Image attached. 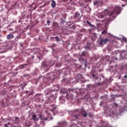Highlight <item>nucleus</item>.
I'll return each instance as SVG.
<instances>
[{"label": "nucleus", "mask_w": 127, "mask_h": 127, "mask_svg": "<svg viewBox=\"0 0 127 127\" xmlns=\"http://www.w3.org/2000/svg\"><path fill=\"white\" fill-rule=\"evenodd\" d=\"M74 18H75V19L76 20V22L79 21V20H80V13H78V12H76L74 16H73Z\"/></svg>", "instance_id": "obj_8"}, {"label": "nucleus", "mask_w": 127, "mask_h": 127, "mask_svg": "<svg viewBox=\"0 0 127 127\" xmlns=\"http://www.w3.org/2000/svg\"><path fill=\"white\" fill-rule=\"evenodd\" d=\"M58 113V112L57 111V113Z\"/></svg>", "instance_id": "obj_45"}, {"label": "nucleus", "mask_w": 127, "mask_h": 127, "mask_svg": "<svg viewBox=\"0 0 127 127\" xmlns=\"http://www.w3.org/2000/svg\"><path fill=\"white\" fill-rule=\"evenodd\" d=\"M39 78V79H40L41 78H42V75H40Z\"/></svg>", "instance_id": "obj_36"}, {"label": "nucleus", "mask_w": 127, "mask_h": 127, "mask_svg": "<svg viewBox=\"0 0 127 127\" xmlns=\"http://www.w3.org/2000/svg\"><path fill=\"white\" fill-rule=\"evenodd\" d=\"M66 98L67 99H68V95H66Z\"/></svg>", "instance_id": "obj_41"}, {"label": "nucleus", "mask_w": 127, "mask_h": 127, "mask_svg": "<svg viewBox=\"0 0 127 127\" xmlns=\"http://www.w3.org/2000/svg\"><path fill=\"white\" fill-rule=\"evenodd\" d=\"M115 60H118V58H115Z\"/></svg>", "instance_id": "obj_42"}, {"label": "nucleus", "mask_w": 127, "mask_h": 127, "mask_svg": "<svg viewBox=\"0 0 127 127\" xmlns=\"http://www.w3.org/2000/svg\"><path fill=\"white\" fill-rule=\"evenodd\" d=\"M97 85H98V86H100V85H101V83H98L97 84Z\"/></svg>", "instance_id": "obj_37"}, {"label": "nucleus", "mask_w": 127, "mask_h": 127, "mask_svg": "<svg viewBox=\"0 0 127 127\" xmlns=\"http://www.w3.org/2000/svg\"><path fill=\"white\" fill-rule=\"evenodd\" d=\"M49 75L50 76V79H51V80H54V77H55V76H56V75L53 73H49Z\"/></svg>", "instance_id": "obj_11"}, {"label": "nucleus", "mask_w": 127, "mask_h": 127, "mask_svg": "<svg viewBox=\"0 0 127 127\" xmlns=\"http://www.w3.org/2000/svg\"><path fill=\"white\" fill-rule=\"evenodd\" d=\"M57 67H61V64H56Z\"/></svg>", "instance_id": "obj_25"}, {"label": "nucleus", "mask_w": 127, "mask_h": 127, "mask_svg": "<svg viewBox=\"0 0 127 127\" xmlns=\"http://www.w3.org/2000/svg\"><path fill=\"white\" fill-rule=\"evenodd\" d=\"M57 75H58V76H60V74H58V73H57Z\"/></svg>", "instance_id": "obj_43"}, {"label": "nucleus", "mask_w": 127, "mask_h": 127, "mask_svg": "<svg viewBox=\"0 0 127 127\" xmlns=\"http://www.w3.org/2000/svg\"><path fill=\"white\" fill-rule=\"evenodd\" d=\"M87 7L88 8H89V9L90 10H91V8H89V7Z\"/></svg>", "instance_id": "obj_38"}, {"label": "nucleus", "mask_w": 127, "mask_h": 127, "mask_svg": "<svg viewBox=\"0 0 127 127\" xmlns=\"http://www.w3.org/2000/svg\"><path fill=\"white\" fill-rule=\"evenodd\" d=\"M56 46V45H55V44H53L51 46V47L52 48H54V47H55Z\"/></svg>", "instance_id": "obj_23"}, {"label": "nucleus", "mask_w": 127, "mask_h": 127, "mask_svg": "<svg viewBox=\"0 0 127 127\" xmlns=\"http://www.w3.org/2000/svg\"><path fill=\"white\" fill-rule=\"evenodd\" d=\"M55 39L56 40L57 42L59 43L60 41V39L58 36H56L55 37Z\"/></svg>", "instance_id": "obj_17"}, {"label": "nucleus", "mask_w": 127, "mask_h": 127, "mask_svg": "<svg viewBox=\"0 0 127 127\" xmlns=\"http://www.w3.org/2000/svg\"><path fill=\"white\" fill-rule=\"evenodd\" d=\"M85 2H89V1H91V0H85Z\"/></svg>", "instance_id": "obj_31"}, {"label": "nucleus", "mask_w": 127, "mask_h": 127, "mask_svg": "<svg viewBox=\"0 0 127 127\" xmlns=\"http://www.w3.org/2000/svg\"><path fill=\"white\" fill-rule=\"evenodd\" d=\"M54 64H55V62L54 61H50V62H47L46 61H44L42 62L41 64V67L43 68L44 67L46 68H49L51 67V66H53Z\"/></svg>", "instance_id": "obj_2"}, {"label": "nucleus", "mask_w": 127, "mask_h": 127, "mask_svg": "<svg viewBox=\"0 0 127 127\" xmlns=\"http://www.w3.org/2000/svg\"><path fill=\"white\" fill-rule=\"evenodd\" d=\"M20 45L21 47H22L23 46V45H22L21 43H20Z\"/></svg>", "instance_id": "obj_35"}, {"label": "nucleus", "mask_w": 127, "mask_h": 127, "mask_svg": "<svg viewBox=\"0 0 127 127\" xmlns=\"http://www.w3.org/2000/svg\"><path fill=\"white\" fill-rule=\"evenodd\" d=\"M32 60H33V59H34V56H32Z\"/></svg>", "instance_id": "obj_34"}, {"label": "nucleus", "mask_w": 127, "mask_h": 127, "mask_svg": "<svg viewBox=\"0 0 127 127\" xmlns=\"http://www.w3.org/2000/svg\"><path fill=\"white\" fill-rule=\"evenodd\" d=\"M56 58L57 59V60H58V57H56Z\"/></svg>", "instance_id": "obj_40"}, {"label": "nucleus", "mask_w": 127, "mask_h": 127, "mask_svg": "<svg viewBox=\"0 0 127 127\" xmlns=\"http://www.w3.org/2000/svg\"><path fill=\"white\" fill-rule=\"evenodd\" d=\"M53 112H54V115L55 116V108L53 109Z\"/></svg>", "instance_id": "obj_30"}, {"label": "nucleus", "mask_w": 127, "mask_h": 127, "mask_svg": "<svg viewBox=\"0 0 127 127\" xmlns=\"http://www.w3.org/2000/svg\"><path fill=\"white\" fill-rule=\"evenodd\" d=\"M74 118H75V119H78L79 117H80V115H73Z\"/></svg>", "instance_id": "obj_21"}, {"label": "nucleus", "mask_w": 127, "mask_h": 127, "mask_svg": "<svg viewBox=\"0 0 127 127\" xmlns=\"http://www.w3.org/2000/svg\"><path fill=\"white\" fill-rule=\"evenodd\" d=\"M15 120H18V118L17 117H15Z\"/></svg>", "instance_id": "obj_39"}, {"label": "nucleus", "mask_w": 127, "mask_h": 127, "mask_svg": "<svg viewBox=\"0 0 127 127\" xmlns=\"http://www.w3.org/2000/svg\"><path fill=\"white\" fill-rule=\"evenodd\" d=\"M92 76L93 77V78H94L95 77V74L94 73H92Z\"/></svg>", "instance_id": "obj_33"}, {"label": "nucleus", "mask_w": 127, "mask_h": 127, "mask_svg": "<svg viewBox=\"0 0 127 127\" xmlns=\"http://www.w3.org/2000/svg\"><path fill=\"white\" fill-rule=\"evenodd\" d=\"M39 118L40 119V120H41L42 121H47V118H43L42 117V115H39Z\"/></svg>", "instance_id": "obj_14"}, {"label": "nucleus", "mask_w": 127, "mask_h": 127, "mask_svg": "<svg viewBox=\"0 0 127 127\" xmlns=\"http://www.w3.org/2000/svg\"><path fill=\"white\" fill-rule=\"evenodd\" d=\"M123 41H125V42H127V39L126 38H123Z\"/></svg>", "instance_id": "obj_24"}, {"label": "nucleus", "mask_w": 127, "mask_h": 127, "mask_svg": "<svg viewBox=\"0 0 127 127\" xmlns=\"http://www.w3.org/2000/svg\"><path fill=\"white\" fill-rule=\"evenodd\" d=\"M103 3L102 0H95L94 1V4L97 6H101V4Z\"/></svg>", "instance_id": "obj_6"}, {"label": "nucleus", "mask_w": 127, "mask_h": 127, "mask_svg": "<svg viewBox=\"0 0 127 127\" xmlns=\"http://www.w3.org/2000/svg\"><path fill=\"white\" fill-rule=\"evenodd\" d=\"M27 62L28 64L20 65L18 67V69H23V68H25L29 64H32L33 62L31 61V59H30L27 60Z\"/></svg>", "instance_id": "obj_4"}, {"label": "nucleus", "mask_w": 127, "mask_h": 127, "mask_svg": "<svg viewBox=\"0 0 127 127\" xmlns=\"http://www.w3.org/2000/svg\"><path fill=\"white\" fill-rule=\"evenodd\" d=\"M49 94H51V90H48L46 95L47 96L48 95H49Z\"/></svg>", "instance_id": "obj_19"}, {"label": "nucleus", "mask_w": 127, "mask_h": 127, "mask_svg": "<svg viewBox=\"0 0 127 127\" xmlns=\"http://www.w3.org/2000/svg\"><path fill=\"white\" fill-rule=\"evenodd\" d=\"M82 78V75L80 74H77L76 77V80H79L80 79H81Z\"/></svg>", "instance_id": "obj_13"}, {"label": "nucleus", "mask_w": 127, "mask_h": 127, "mask_svg": "<svg viewBox=\"0 0 127 127\" xmlns=\"http://www.w3.org/2000/svg\"><path fill=\"white\" fill-rule=\"evenodd\" d=\"M85 55H86V52H82L81 54H79V56L81 57L79 58V61H83L82 64H84V66H86L87 65V61H84V58H82Z\"/></svg>", "instance_id": "obj_3"}, {"label": "nucleus", "mask_w": 127, "mask_h": 127, "mask_svg": "<svg viewBox=\"0 0 127 127\" xmlns=\"http://www.w3.org/2000/svg\"><path fill=\"white\" fill-rule=\"evenodd\" d=\"M109 41H110V39H109L108 38L101 39L100 41L99 42V45H105V44H107V43H108Z\"/></svg>", "instance_id": "obj_5"}, {"label": "nucleus", "mask_w": 127, "mask_h": 127, "mask_svg": "<svg viewBox=\"0 0 127 127\" xmlns=\"http://www.w3.org/2000/svg\"><path fill=\"white\" fill-rule=\"evenodd\" d=\"M114 106H115V107H118V106H119V104H118L117 103H114L113 104Z\"/></svg>", "instance_id": "obj_26"}, {"label": "nucleus", "mask_w": 127, "mask_h": 127, "mask_svg": "<svg viewBox=\"0 0 127 127\" xmlns=\"http://www.w3.org/2000/svg\"><path fill=\"white\" fill-rule=\"evenodd\" d=\"M124 78H125V79H127V75H125Z\"/></svg>", "instance_id": "obj_32"}, {"label": "nucleus", "mask_w": 127, "mask_h": 127, "mask_svg": "<svg viewBox=\"0 0 127 127\" xmlns=\"http://www.w3.org/2000/svg\"><path fill=\"white\" fill-rule=\"evenodd\" d=\"M80 31H81V32H86V29H80Z\"/></svg>", "instance_id": "obj_22"}, {"label": "nucleus", "mask_w": 127, "mask_h": 127, "mask_svg": "<svg viewBox=\"0 0 127 127\" xmlns=\"http://www.w3.org/2000/svg\"><path fill=\"white\" fill-rule=\"evenodd\" d=\"M86 45L87 46L84 47L85 49H91L93 47V43H87Z\"/></svg>", "instance_id": "obj_9"}, {"label": "nucleus", "mask_w": 127, "mask_h": 127, "mask_svg": "<svg viewBox=\"0 0 127 127\" xmlns=\"http://www.w3.org/2000/svg\"><path fill=\"white\" fill-rule=\"evenodd\" d=\"M7 125H8V126H9V123H7Z\"/></svg>", "instance_id": "obj_44"}, {"label": "nucleus", "mask_w": 127, "mask_h": 127, "mask_svg": "<svg viewBox=\"0 0 127 127\" xmlns=\"http://www.w3.org/2000/svg\"><path fill=\"white\" fill-rule=\"evenodd\" d=\"M80 114H81V115L84 117V118H86L87 116H88V113L86 112V111L84 110L83 108H81L79 111Z\"/></svg>", "instance_id": "obj_7"}, {"label": "nucleus", "mask_w": 127, "mask_h": 127, "mask_svg": "<svg viewBox=\"0 0 127 127\" xmlns=\"http://www.w3.org/2000/svg\"><path fill=\"white\" fill-rule=\"evenodd\" d=\"M32 120L33 121H36V115H33L32 116Z\"/></svg>", "instance_id": "obj_18"}, {"label": "nucleus", "mask_w": 127, "mask_h": 127, "mask_svg": "<svg viewBox=\"0 0 127 127\" xmlns=\"http://www.w3.org/2000/svg\"><path fill=\"white\" fill-rule=\"evenodd\" d=\"M51 6L53 8H54L55 7V6H56V2H55V1L54 0L52 1Z\"/></svg>", "instance_id": "obj_12"}, {"label": "nucleus", "mask_w": 127, "mask_h": 127, "mask_svg": "<svg viewBox=\"0 0 127 127\" xmlns=\"http://www.w3.org/2000/svg\"><path fill=\"white\" fill-rule=\"evenodd\" d=\"M53 25H54V27H55L56 28H57L59 26L58 23L55 22H54Z\"/></svg>", "instance_id": "obj_16"}, {"label": "nucleus", "mask_w": 127, "mask_h": 127, "mask_svg": "<svg viewBox=\"0 0 127 127\" xmlns=\"http://www.w3.org/2000/svg\"><path fill=\"white\" fill-rule=\"evenodd\" d=\"M102 34H107V29L102 32Z\"/></svg>", "instance_id": "obj_20"}, {"label": "nucleus", "mask_w": 127, "mask_h": 127, "mask_svg": "<svg viewBox=\"0 0 127 127\" xmlns=\"http://www.w3.org/2000/svg\"><path fill=\"white\" fill-rule=\"evenodd\" d=\"M12 38H14V35H13V34H8L7 36V39L8 40H10V39H12Z\"/></svg>", "instance_id": "obj_10"}, {"label": "nucleus", "mask_w": 127, "mask_h": 127, "mask_svg": "<svg viewBox=\"0 0 127 127\" xmlns=\"http://www.w3.org/2000/svg\"><path fill=\"white\" fill-rule=\"evenodd\" d=\"M86 22H87V23H88V24H89V25H90V26H92L91 23H90V22H89V21H87Z\"/></svg>", "instance_id": "obj_27"}, {"label": "nucleus", "mask_w": 127, "mask_h": 127, "mask_svg": "<svg viewBox=\"0 0 127 127\" xmlns=\"http://www.w3.org/2000/svg\"><path fill=\"white\" fill-rule=\"evenodd\" d=\"M37 59H38L39 60H42V57H38L37 58Z\"/></svg>", "instance_id": "obj_29"}, {"label": "nucleus", "mask_w": 127, "mask_h": 127, "mask_svg": "<svg viewBox=\"0 0 127 127\" xmlns=\"http://www.w3.org/2000/svg\"><path fill=\"white\" fill-rule=\"evenodd\" d=\"M122 11V7L116 6L114 10L112 12H109L108 10H105L104 12L103 13L104 15H101V18H104L105 17V15L109 16L110 18L113 19V18H116L118 14L121 13V11Z\"/></svg>", "instance_id": "obj_1"}, {"label": "nucleus", "mask_w": 127, "mask_h": 127, "mask_svg": "<svg viewBox=\"0 0 127 127\" xmlns=\"http://www.w3.org/2000/svg\"><path fill=\"white\" fill-rule=\"evenodd\" d=\"M48 25H49L50 24V23L51 22L50 20H48L47 21Z\"/></svg>", "instance_id": "obj_28"}, {"label": "nucleus", "mask_w": 127, "mask_h": 127, "mask_svg": "<svg viewBox=\"0 0 127 127\" xmlns=\"http://www.w3.org/2000/svg\"><path fill=\"white\" fill-rule=\"evenodd\" d=\"M64 2H67V1H69V0H63ZM69 2L71 3V4H73L74 2H73V0H69Z\"/></svg>", "instance_id": "obj_15"}]
</instances>
